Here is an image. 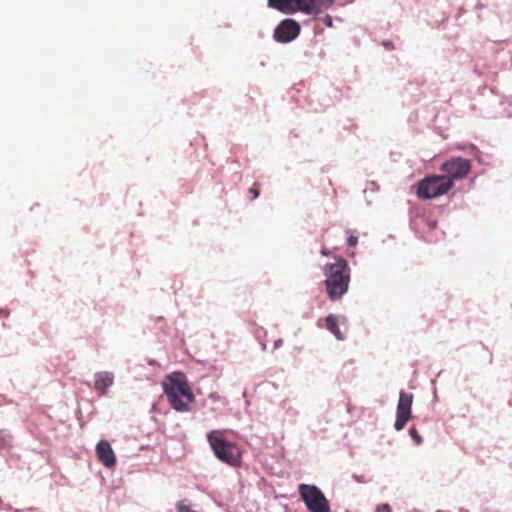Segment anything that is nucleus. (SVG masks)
Segmentation results:
<instances>
[{
  "instance_id": "f257e3e1",
  "label": "nucleus",
  "mask_w": 512,
  "mask_h": 512,
  "mask_svg": "<svg viewBox=\"0 0 512 512\" xmlns=\"http://www.w3.org/2000/svg\"><path fill=\"white\" fill-rule=\"evenodd\" d=\"M163 391L170 406L177 412H187L195 401L194 394L186 377L181 372H173L166 376Z\"/></svg>"
},
{
  "instance_id": "f03ea898",
  "label": "nucleus",
  "mask_w": 512,
  "mask_h": 512,
  "mask_svg": "<svg viewBox=\"0 0 512 512\" xmlns=\"http://www.w3.org/2000/svg\"><path fill=\"white\" fill-rule=\"evenodd\" d=\"M324 274L328 297L331 300L340 299L347 292L350 282V268L347 261L338 258L335 263L326 264Z\"/></svg>"
},
{
  "instance_id": "7ed1b4c3",
  "label": "nucleus",
  "mask_w": 512,
  "mask_h": 512,
  "mask_svg": "<svg viewBox=\"0 0 512 512\" xmlns=\"http://www.w3.org/2000/svg\"><path fill=\"white\" fill-rule=\"evenodd\" d=\"M223 430H212L207 434V441L215 456L230 466H237L240 463L241 452L237 444L227 441L224 438Z\"/></svg>"
},
{
  "instance_id": "20e7f679",
  "label": "nucleus",
  "mask_w": 512,
  "mask_h": 512,
  "mask_svg": "<svg viewBox=\"0 0 512 512\" xmlns=\"http://www.w3.org/2000/svg\"><path fill=\"white\" fill-rule=\"evenodd\" d=\"M452 189L451 181L442 175H430L420 180L416 195L420 199L428 200L448 193Z\"/></svg>"
},
{
  "instance_id": "39448f33",
  "label": "nucleus",
  "mask_w": 512,
  "mask_h": 512,
  "mask_svg": "<svg viewBox=\"0 0 512 512\" xmlns=\"http://www.w3.org/2000/svg\"><path fill=\"white\" fill-rule=\"evenodd\" d=\"M299 494L309 512H331L329 501L317 486L300 484Z\"/></svg>"
},
{
  "instance_id": "423d86ee",
  "label": "nucleus",
  "mask_w": 512,
  "mask_h": 512,
  "mask_svg": "<svg viewBox=\"0 0 512 512\" xmlns=\"http://www.w3.org/2000/svg\"><path fill=\"white\" fill-rule=\"evenodd\" d=\"M440 170L444 173V178L451 181L452 187L454 181L464 179L471 171V162L461 157H453L445 161Z\"/></svg>"
},
{
  "instance_id": "0eeeda50",
  "label": "nucleus",
  "mask_w": 512,
  "mask_h": 512,
  "mask_svg": "<svg viewBox=\"0 0 512 512\" xmlns=\"http://www.w3.org/2000/svg\"><path fill=\"white\" fill-rule=\"evenodd\" d=\"M413 403V394L401 391L399 394V401L396 411V421L394 428L397 431H401L407 422L411 419V409Z\"/></svg>"
},
{
  "instance_id": "6e6552de",
  "label": "nucleus",
  "mask_w": 512,
  "mask_h": 512,
  "mask_svg": "<svg viewBox=\"0 0 512 512\" xmlns=\"http://www.w3.org/2000/svg\"><path fill=\"white\" fill-rule=\"evenodd\" d=\"M333 0H290V13L301 11L305 14L316 15L328 9Z\"/></svg>"
},
{
  "instance_id": "1a4fd4ad",
  "label": "nucleus",
  "mask_w": 512,
  "mask_h": 512,
  "mask_svg": "<svg viewBox=\"0 0 512 512\" xmlns=\"http://www.w3.org/2000/svg\"><path fill=\"white\" fill-rule=\"evenodd\" d=\"M99 461L108 468L115 466L116 457L109 442L101 440L96 446Z\"/></svg>"
},
{
  "instance_id": "9d476101",
  "label": "nucleus",
  "mask_w": 512,
  "mask_h": 512,
  "mask_svg": "<svg viewBox=\"0 0 512 512\" xmlns=\"http://www.w3.org/2000/svg\"><path fill=\"white\" fill-rule=\"evenodd\" d=\"M114 383V375L111 372L103 371L95 374L94 388L100 395H105L108 388Z\"/></svg>"
},
{
  "instance_id": "9b49d317",
  "label": "nucleus",
  "mask_w": 512,
  "mask_h": 512,
  "mask_svg": "<svg viewBox=\"0 0 512 512\" xmlns=\"http://www.w3.org/2000/svg\"><path fill=\"white\" fill-rule=\"evenodd\" d=\"M274 39L280 43L288 42V18L283 19L274 31Z\"/></svg>"
},
{
  "instance_id": "f8f14e48",
  "label": "nucleus",
  "mask_w": 512,
  "mask_h": 512,
  "mask_svg": "<svg viewBox=\"0 0 512 512\" xmlns=\"http://www.w3.org/2000/svg\"><path fill=\"white\" fill-rule=\"evenodd\" d=\"M325 325L326 328L338 339L343 340L344 335L340 331V328L338 326V320L337 317L334 315H329L325 318Z\"/></svg>"
},
{
  "instance_id": "ddd939ff",
  "label": "nucleus",
  "mask_w": 512,
  "mask_h": 512,
  "mask_svg": "<svg viewBox=\"0 0 512 512\" xmlns=\"http://www.w3.org/2000/svg\"><path fill=\"white\" fill-rule=\"evenodd\" d=\"M269 6L282 12L288 11V0H268Z\"/></svg>"
},
{
  "instance_id": "4468645a",
  "label": "nucleus",
  "mask_w": 512,
  "mask_h": 512,
  "mask_svg": "<svg viewBox=\"0 0 512 512\" xmlns=\"http://www.w3.org/2000/svg\"><path fill=\"white\" fill-rule=\"evenodd\" d=\"M300 33V25L295 20L290 19V42Z\"/></svg>"
},
{
  "instance_id": "2eb2a0df",
  "label": "nucleus",
  "mask_w": 512,
  "mask_h": 512,
  "mask_svg": "<svg viewBox=\"0 0 512 512\" xmlns=\"http://www.w3.org/2000/svg\"><path fill=\"white\" fill-rule=\"evenodd\" d=\"M409 433L417 445H420L422 443V437L419 435L415 427H411Z\"/></svg>"
},
{
  "instance_id": "dca6fc26",
  "label": "nucleus",
  "mask_w": 512,
  "mask_h": 512,
  "mask_svg": "<svg viewBox=\"0 0 512 512\" xmlns=\"http://www.w3.org/2000/svg\"><path fill=\"white\" fill-rule=\"evenodd\" d=\"M346 233L348 234L347 244L349 247H355L358 244V237L356 235H353L350 230H347Z\"/></svg>"
},
{
  "instance_id": "f3484780",
  "label": "nucleus",
  "mask_w": 512,
  "mask_h": 512,
  "mask_svg": "<svg viewBox=\"0 0 512 512\" xmlns=\"http://www.w3.org/2000/svg\"><path fill=\"white\" fill-rule=\"evenodd\" d=\"M249 193L252 195V199H256L259 196L260 192L256 184H254L253 187L249 189Z\"/></svg>"
},
{
  "instance_id": "a211bd4d",
  "label": "nucleus",
  "mask_w": 512,
  "mask_h": 512,
  "mask_svg": "<svg viewBox=\"0 0 512 512\" xmlns=\"http://www.w3.org/2000/svg\"><path fill=\"white\" fill-rule=\"evenodd\" d=\"M377 512H391V508L388 504H382L377 506Z\"/></svg>"
},
{
  "instance_id": "6ab92c4d",
  "label": "nucleus",
  "mask_w": 512,
  "mask_h": 512,
  "mask_svg": "<svg viewBox=\"0 0 512 512\" xmlns=\"http://www.w3.org/2000/svg\"><path fill=\"white\" fill-rule=\"evenodd\" d=\"M324 23L326 26L328 27H332L333 26V21H332V18L331 16L327 15L324 19H323Z\"/></svg>"
},
{
  "instance_id": "aec40b11",
  "label": "nucleus",
  "mask_w": 512,
  "mask_h": 512,
  "mask_svg": "<svg viewBox=\"0 0 512 512\" xmlns=\"http://www.w3.org/2000/svg\"><path fill=\"white\" fill-rule=\"evenodd\" d=\"M321 254H322V255H324V256H328V255H330V251H329V250H327L326 248H323V249L321 250Z\"/></svg>"
},
{
  "instance_id": "412c9836",
  "label": "nucleus",
  "mask_w": 512,
  "mask_h": 512,
  "mask_svg": "<svg viewBox=\"0 0 512 512\" xmlns=\"http://www.w3.org/2000/svg\"><path fill=\"white\" fill-rule=\"evenodd\" d=\"M282 343H283V341H282V340H277V341H275V343H274V347L276 348V347H278V346H279L280 344H282Z\"/></svg>"
},
{
  "instance_id": "4be33fe9",
  "label": "nucleus",
  "mask_w": 512,
  "mask_h": 512,
  "mask_svg": "<svg viewBox=\"0 0 512 512\" xmlns=\"http://www.w3.org/2000/svg\"><path fill=\"white\" fill-rule=\"evenodd\" d=\"M436 512H443L442 510H437Z\"/></svg>"
}]
</instances>
